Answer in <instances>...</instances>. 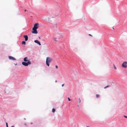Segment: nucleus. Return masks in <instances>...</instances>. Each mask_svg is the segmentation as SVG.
Segmentation results:
<instances>
[{"label": "nucleus", "mask_w": 127, "mask_h": 127, "mask_svg": "<svg viewBox=\"0 0 127 127\" xmlns=\"http://www.w3.org/2000/svg\"><path fill=\"white\" fill-rule=\"evenodd\" d=\"M52 60V59L50 57H48L46 58V64L47 66H49V64L51 62Z\"/></svg>", "instance_id": "nucleus-1"}, {"label": "nucleus", "mask_w": 127, "mask_h": 127, "mask_svg": "<svg viewBox=\"0 0 127 127\" xmlns=\"http://www.w3.org/2000/svg\"><path fill=\"white\" fill-rule=\"evenodd\" d=\"M31 62L30 61H28L27 63L23 62L22 63V64L25 66H27L29 64H31Z\"/></svg>", "instance_id": "nucleus-2"}, {"label": "nucleus", "mask_w": 127, "mask_h": 127, "mask_svg": "<svg viewBox=\"0 0 127 127\" xmlns=\"http://www.w3.org/2000/svg\"><path fill=\"white\" fill-rule=\"evenodd\" d=\"M122 67H123L126 68L127 67V62H123L122 64Z\"/></svg>", "instance_id": "nucleus-3"}, {"label": "nucleus", "mask_w": 127, "mask_h": 127, "mask_svg": "<svg viewBox=\"0 0 127 127\" xmlns=\"http://www.w3.org/2000/svg\"><path fill=\"white\" fill-rule=\"evenodd\" d=\"M32 32L33 33L37 34L38 33V32L36 30V29L32 28Z\"/></svg>", "instance_id": "nucleus-4"}, {"label": "nucleus", "mask_w": 127, "mask_h": 127, "mask_svg": "<svg viewBox=\"0 0 127 127\" xmlns=\"http://www.w3.org/2000/svg\"><path fill=\"white\" fill-rule=\"evenodd\" d=\"M39 24L38 23L35 24L34 25V26L33 28L36 29L38 27L37 26Z\"/></svg>", "instance_id": "nucleus-5"}, {"label": "nucleus", "mask_w": 127, "mask_h": 127, "mask_svg": "<svg viewBox=\"0 0 127 127\" xmlns=\"http://www.w3.org/2000/svg\"><path fill=\"white\" fill-rule=\"evenodd\" d=\"M55 17H49L48 18V21L49 22H52V19L54 18Z\"/></svg>", "instance_id": "nucleus-6"}, {"label": "nucleus", "mask_w": 127, "mask_h": 127, "mask_svg": "<svg viewBox=\"0 0 127 127\" xmlns=\"http://www.w3.org/2000/svg\"><path fill=\"white\" fill-rule=\"evenodd\" d=\"M53 42L55 43H57V38L56 37H53Z\"/></svg>", "instance_id": "nucleus-7"}, {"label": "nucleus", "mask_w": 127, "mask_h": 127, "mask_svg": "<svg viewBox=\"0 0 127 127\" xmlns=\"http://www.w3.org/2000/svg\"><path fill=\"white\" fill-rule=\"evenodd\" d=\"M24 37L25 38V40L27 41L28 40V37L27 35H24Z\"/></svg>", "instance_id": "nucleus-8"}, {"label": "nucleus", "mask_w": 127, "mask_h": 127, "mask_svg": "<svg viewBox=\"0 0 127 127\" xmlns=\"http://www.w3.org/2000/svg\"><path fill=\"white\" fill-rule=\"evenodd\" d=\"M9 58L10 60H15L16 59L14 58L11 56H9Z\"/></svg>", "instance_id": "nucleus-9"}, {"label": "nucleus", "mask_w": 127, "mask_h": 127, "mask_svg": "<svg viewBox=\"0 0 127 127\" xmlns=\"http://www.w3.org/2000/svg\"><path fill=\"white\" fill-rule=\"evenodd\" d=\"M34 42L35 43L38 44L39 45H41V44L40 42H39V41H38L37 40H35Z\"/></svg>", "instance_id": "nucleus-10"}, {"label": "nucleus", "mask_w": 127, "mask_h": 127, "mask_svg": "<svg viewBox=\"0 0 127 127\" xmlns=\"http://www.w3.org/2000/svg\"><path fill=\"white\" fill-rule=\"evenodd\" d=\"M24 61L25 62H27L28 61H30L29 60H28V58L27 57H25L24 58Z\"/></svg>", "instance_id": "nucleus-11"}, {"label": "nucleus", "mask_w": 127, "mask_h": 127, "mask_svg": "<svg viewBox=\"0 0 127 127\" xmlns=\"http://www.w3.org/2000/svg\"><path fill=\"white\" fill-rule=\"evenodd\" d=\"M55 109H54V108H53V109H52V112L53 113H54L55 112Z\"/></svg>", "instance_id": "nucleus-12"}, {"label": "nucleus", "mask_w": 127, "mask_h": 127, "mask_svg": "<svg viewBox=\"0 0 127 127\" xmlns=\"http://www.w3.org/2000/svg\"><path fill=\"white\" fill-rule=\"evenodd\" d=\"M96 97L97 98H98L100 96V95L98 94H96Z\"/></svg>", "instance_id": "nucleus-13"}, {"label": "nucleus", "mask_w": 127, "mask_h": 127, "mask_svg": "<svg viewBox=\"0 0 127 127\" xmlns=\"http://www.w3.org/2000/svg\"><path fill=\"white\" fill-rule=\"evenodd\" d=\"M22 44H26V42L25 41H23L22 42Z\"/></svg>", "instance_id": "nucleus-14"}, {"label": "nucleus", "mask_w": 127, "mask_h": 127, "mask_svg": "<svg viewBox=\"0 0 127 127\" xmlns=\"http://www.w3.org/2000/svg\"><path fill=\"white\" fill-rule=\"evenodd\" d=\"M110 87V86L109 85H107V86H106V87H105L104 88V89H106V88H107V87Z\"/></svg>", "instance_id": "nucleus-15"}, {"label": "nucleus", "mask_w": 127, "mask_h": 127, "mask_svg": "<svg viewBox=\"0 0 127 127\" xmlns=\"http://www.w3.org/2000/svg\"><path fill=\"white\" fill-rule=\"evenodd\" d=\"M113 66L114 67V69H117V68L116 67V66H115V65H114V64H113Z\"/></svg>", "instance_id": "nucleus-16"}, {"label": "nucleus", "mask_w": 127, "mask_h": 127, "mask_svg": "<svg viewBox=\"0 0 127 127\" xmlns=\"http://www.w3.org/2000/svg\"><path fill=\"white\" fill-rule=\"evenodd\" d=\"M55 67L56 69H57L58 68V66L57 65H56L55 66Z\"/></svg>", "instance_id": "nucleus-17"}, {"label": "nucleus", "mask_w": 127, "mask_h": 127, "mask_svg": "<svg viewBox=\"0 0 127 127\" xmlns=\"http://www.w3.org/2000/svg\"><path fill=\"white\" fill-rule=\"evenodd\" d=\"M68 100L69 101H70L71 100H70V99L69 98V97H68Z\"/></svg>", "instance_id": "nucleus-18"}, {"label": "nucleus", "mask_w": 127, "mask_h": 127, "mask_svg": "<svg viewBox=\"0 0 127 127\" xmlns=\"http://www.w3.org/2000/svg\"><path fill=\"white\" fill-rule=\"evenodd\" d=\"M6 126L7 127H8V124H7V123H6Z\"/></svg>", "instance_id": "nucleus-19"}, {"label": "nucleus", "mask_w": 127, "mask_h": 127, "mask_svg": "<svg viewBox=\"0 0 127 127\" xmlns=\"http://www.w3.org/2000/svg\"><path fill=\"white\" fill-rule=\"evenodd\" d=\"M89 36H91L92 37L93 36L92 35H91V34H89Z\"/></svg>", "instance_id": "nucleus-20"}, {"label": "nucleus", "mask_w": 127, "mask_h": 127, "mask_svg": "<svg viewBox=\"0 0 127 127\" xmlns=\"http://www.w3.org/2000/svg\"><path fill=\"white\" fill-rule=\"evenodd\" d=\"M79 103H80V102H81V100H80V98H79Z\"/></svg>", "instance_id": "nucleus-21"}, {"label": "nucleus", "mask_w": 127, "mask_h": 127, "mask_svg": "<svg viewBox=\"0 0 127 127\" xmlns=\"http://www.w3.org/2000/svg\"><path fill=\"white\" fill-rule=\"evenodd\" d=\"M124 117L125 118H127V116H124Z\"/></svg>", "instance_id": "nucleus-22"}, {"label": "nucleus", "mask_w": 127, "mask_h": 127, "mask_svg": "<svg viewBox=\"0 0 127 127\" xmlns=\"http://www.w3.org/2000/svg\"><path fill=\"white\" fill-rule=\"evenodd\" d=\"M64 85V84H63L62 85V86L63 87Z\"/></svg>", "instance_id": "nucleus-23"}, {"label": "nucleus", "mask_w": 127, "mask_h": 127, "mask_svg": "<svg viewBox=\"0 0 127 127\" xmlns=\"http://www.w3.org/2000/svg\"><path fill=\"white\" fill-rule=\"evenodd\" d=\"M27 11V10H25V12H26Z\"/></svg>", "instance_id": "nucleus-24"}, {"label": "nucleus", "mask_w": 127, "mask_h": 127, "mask_svg": "<svg viewBox=\"0 0 127 127\" xmlns=\"http://www.w3.org/2000/svg\"><path fill=\"white\" fill-rule=\"evenodd\" d=\"M55 82H57V81L56 80L55 81Z\"/></svg>", "instance_id": "nucleus-25"}, {"label": "nucleus", "mask_w": 127, "mask_h": 127, "mask_svg": "<svg viewBox=\"0 0 127 127\" xmlns=\"http://www.w3.org/2000/svg\"><path fill=\"white\" fill-rule=\"evenodd\" d=\"M11 127H14V126H12Z\"/></svg>", "instance_id": "nucleus-26"}, {"label": "nucleus", "mask_w": 127, "mask_h": 127, "mask_svg": "<svg viewBox=\"0 0 127 127\" xmlns=\"http://www.w3.org/2000/svg\"><path fill=\"white\" fill-rule=\"evenodd\" d=\"M39 39H40V37H39Z\"/></svg>", "instance_id": "nucleus-27"}]
</instances>
